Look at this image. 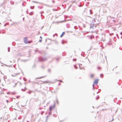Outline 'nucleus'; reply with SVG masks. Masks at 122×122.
<instances>
[{
  "label": "nucleus",
  "instance_id": "obj_1",
  "mask_svg": "<svg viewBox=\"0 0 122 122\" xmlns=\"http://www.w3.org/2000/svg\"><path fill=\"white\" fill-rule=\"evenodd\" d=\"M47 58L45 57H40L38 58L39 61L41 62L46 61L47 60Z\"/></svg>",
  "mask_w": 122,
  "mask_h": 122
},
{
  "label": "nucleus",
  "instance_id": "obj_2",
  "mask_svg": "<svg viewBox=\"0 0 122 122\" xmlns=\"http://www.w3.org/2000/svg\"><path fill=\"white\" fill-rule=\"evenodd\" d=\"M55 105L54 104L53 106H51L49 107V110L50 111H51L52 110V109L53 108H55Z\"/></svg>",
  "mask_w": 122,
  "mask_h": 122
},
{
  "label": "nucleus",
  "instance_id": "obj_3",
  "mask_svg": "<svg viewBox=\"0 0 122 122\" xmlns=\"http://www.w3.org/2000/svg\"><path fill=\"white\" fill-rule=\"evenodd\" d=\"M24 40L25 43L27 44L28 43V41L27 40V37H26L24 38Z\"/></svg>",
  "mask_w": 122,
  "mask_h": 122
},
{
  "label": "nucleus",
  "instance_id": "obj_4",
  "mask_svg": "<svg viewBox=\"0 0 122 122\" xmlns=\"http://www.w3.org/2000/svg\"><path fill=\"white\" fill-rule=\"evenodd\" d=\"M99 79H97L95 80L94 82V84H96V85L98 83Z\"/></svg>",
  "mask_w": 122,
  "mask_h": 122
},
{
  "label": "nucleus",
  "instance_id": "obj_5",
  "mask_svg": "<svg viewBox=\"0 0 122 122\" xmlns=\"http://www.w3.org/2000/svg\"><path fill=\"white\" fill-rule=\"evenodd\" d=\"M94 24L93 23V24H90V28H93V27L94 26Z\"/></svg>",
  "mask_w": 122,
  "mask_h": 122
},
{
  "label": "nucleus",
  "instance_id": "obj_6",
  "mask_svg": "<svg viewBox=\"0 0 122 122\" xmlns=\"http://www.w3.org/2000/svg\"><path fill=\"white\" fill-rule=\"evenodd\" d=\"M19 73H16V74H14V75H12V76H17V75H19Z\"/></svg>",
  "mask_w": 122,
  "mask_h": 122
},
{
  "label": "nucleus",
  "instance_id": "obj_7",
  "mask_svg": "<svg viewBox=\"0 0 122 122\" xmlns=\"http://www.w3.org/2000/svg\"><path fill=\"white\" fill-rule=\"evenodd\" d=\"M65 34V32H63L61 34V35L60 36V37H62Z\"/></svg>",
  "mask_w": 122,
  "mask_h": 122
},
{
  "label": "nucleus",
  "instance_id": "obj_8",
  "mask_svg": "<svg viewBox=\"0 0 122 122\" xmlns=\"http://www.w3.org/2000/svg\"><path fill=\"white\" fill-rule=\"evenodd\" d=\"M51 71V69H48V72L50 73Z\"/></svg>",
  "mask_w": 122,
  "mask_h": 122
},
{
  "label": "nucleus",
  "instance_id": "obj_9",
  "mask_svg": "<svg viewBox=\"0 0 122 122\" xmlns=\"http://www.w3.org/2000/svg\"><path fill=\"white\" fill-rule=\"evenodd\" d=\"M10 3L11 4L13 5L14 4V2L13 1H11L10 2Z\"/></svg>",
  "mask_w": 122,
  "mask_h": 122
},
{
  "label": "nucleus",
  "instance_id": "obj_10",
  "mask_svg": "<svg viewBox=\"0 0 122 122\" xmlns=\"http://www.w3.org/2000/svg\"><path fill=\"white\" fill-rule=\"evenodd\" d=\"M99 97L98 95L96 97V100H97L98 99H99Z\"/></svg>",
  "mask_w": 122,
  "mask_h": 122
},
{
  "label": "nucleus",
  "instance_id": "obj_11",
  "mask_svg": "<svg viewBox=\"0 0 122 122\" xmlns=\"http://www.w3.org/2000/svg\"><path fill=\"white\" fill-rule=\"evenodd\" d=\"M32 92V91H28L27 92V93H29L30 94Z\"/></svg>",
  "mask_w": 122,
  "mask_h": 122
},
{
  "label": "nucleus",
  "instance_id": "obj_12",
  "mask_svg": "<svg viewBox=\"0 0 122 122\" xmlns=\"http://www.w3.org/2000/svg\"><path fill=\"white\" fill-rule=\"evenodd\" d=\"M96 21L95 19H94L92 20V23H93L94 24L95 23V22H95Z\"/></svg>",
  "mask_w": 122,
  "mask_h": 122
},
{
  "label": "nucleus",
  "instance_id": "obj_13",
  "mask_svg": "<svg viewBox=\"0 0 122 122\" xmlns=\"http://www.w3.org/2000/svg\"><path fill=\"white\" fill-rule=\"evenodd\" d=\"M33 12H31L30 13H29V14L30 15H33Z\"/></svg>",
  "mask_w": 122,
  "mask_h": 122
},
{
  "label": "nucleus",
  "instance_id": "obj_14",
  "mask_svg": "<svg viewBox=\"0 0 122 122\" xmlns=\"http://www.w3.org/2000/svg\"><path fill=\"white\" fill-rule=\"evenodd\" d=\"M94 84H94V83H93V85H92L93 89V90L94 89V88H95L94 86Z\"/></svg>",
  "mask_w": 122,
  "mask_h": 122
},
{
  "label": "nucleus",
  "instance_id": "obj_15",
  "mask_svg": "<svg viewBox=\"0 0 122 122\" xmlns=\"http://www.w3.org/2000/svg\"><path fill=\"white\" fill-rule=\"evenodd\" d=\"M34 7V6H31L30 7V8L31 9H33Z\"/></svg>",
  "mask_w": 122,
  "mask_h": 122
},
{
  "label": "nucleus",
  "instance_id": "obj_16",
  "mask_svg": "<svg viewBox=\"0 0 122 122\" xmlns=\"http://www.w3.org/2000/svg\"><path fill=\"white\" fill-rule=\"evenodd\" d=\"M45 77V76H42V77H40V78H36V79H39V78H43V77Z\"/></svg>",
  "mask_w": 122,
  "mask_h": 122
},
{
  "label": "nucleus",
  "instance_id": "obj_17",
  "mask_svg": "<svg viewBox=\"0 0 122 122\" xmlns=\"http://www.w3.org/2000/svg\"><path fill=\"white\" fill-rule=\"evenodd\" d=\"M49 82L48 81H44L43 82V83H45V82H46V83H48Z\"/></svg>",
  "mask_w": 122,
  "mask_h": 122
},
{
  "label": "nucleus",
  "instance_id": "obj_18",
  "mask_svg": "<svg viewBox=\"0 0 122 122\" xmlns=\"http://www.w3.org/2000/svg\"><path fill=\"white\" fill-rule=\"evenodd\" d=\"M8 52H9L10 51V47H8Z\"/></svg>",
  "mask_w": 122,
  "mask_h": 122
},
{
  "label": "nucleus",
  "instance_id": "obj_19",
  "mask_svg": "<svg viewBox=\"0 0 122 122\" xmlns=\"http://www.w3.org/2000/svg\"><path fill=\"white\" fill-rule=\"evenodd\" d=\"M74 28L76 29H77V26H75L74 27Z\"/></svg>",
  "mask_w": 122,
  "mask_h": 122
},
{
  "label": "nucleus",
  "instance_id": "obj_20",
  "mask_svg": "<svg viewBox=\"0 0 122 122\" xmlns=\"http://www.w3.org/2000/svg\"><path fill=\"white\" fill-rule=\"evenodd\" d=\"M35 52H37L38 51L37 50H35Z\"/></svg>",
  "mask_w": 122,
  "mask_h": 122
},
{
  "label": "nucleus",
  "instance_id": "obj_21",
  "mask_svg": "<svg viewBox=\"0 0 122 122\" xmlns=\"http://www.w3.org/2000/svg\"><path fill=\"white\" fill-rule=\"evenodd\" d=\"M42 51H39V53L41 54H42Z\"/></svg>",
  "mask_w": 122,
  "mask_h": 122
},
{
  "label": "nucleus",
  "instance_id": "obj_22",
  "mask_svg": "<svg viewBox=\"0 0 122 122\" xmlns=\"http://www.w3.org/2000/svg\"><path fill=\"white\" fill-rule=\"evenodd\" d=\"M21 90L23 91H25V90H24L22 89H21Z\"/></svg>",
  "mask_w": 122,
  "mask_h": 122
},
{
  "label": "nucleus",
  "instance_id": "obj_23",
  "mask_svg": "<svg viewBox=\"0 0 122 122\" xmlns=\"http://www.w3.org/2000/svg\"><path fill=\"white\" fill-rule=\"evenodd\" d=\"M55 35H56L57 36V34L56 33L55 35H53V37H54Z\"/></svg>",
  "mask_w": 122,
  "mask_h": 122
},
{
  "label": "nucleus",
  "instance_id": "obj_24",
  "mask_svg": "<svg viewBox=\"0 0 122 122\" xmlns=\"http://www.w3.org/2000/svg\"><path fill=\"white\" fill-rule=\"evenodd\" d=\"M114 120V119H113V118H112V120L111 121H109V122H112V121H113Z\"/></svg>",
  "mask_w": 122,
  "mask_h": 122
},
{
  "label": "nucleus",
  "instance_id": "obj_25",
  "mask_svg": "<svg viewBox=\"0 0 122 122\" xmlns=\"http://www.w3.org/2000/svg\"><path fill=\"white\" fill-rule=\"evenodd\" d=\"M52 10L53 11H56V10L55 9H52Z\"/></svg>",
  "mask_w": 122,
  "mask_h": 122
},
{
  "label": "nucleus",
  "instance_id": "obj_26",
  "mask_svg": "<svg viewBox=\"0 0 122 122\" xmlns=\"http://www.w3.org/2000/svg\"><path fill=\"white\" fill-rule=\"evenodd\" d=\"M76 59H73V61H76Z\"/></svg>",
  "mask_w": 122,
  "mask_h": 122
},
{
  "label": "nucleus",
  "instance_id": "obj_27",
  "mask_svg": "<svg viewBox=\"0 0 122 122\" xmlns=\"http://www.w3.org/2000/svg\"><path fill=\"white\" fill-rule=\"evenodd\" d=\"M23 80L25 81H26V79L25 78H23Z\"/></svg>",
  "mask_w": 122,
  "mask_h": 122
},
{
  "label": "nucleus",
  "instance_id": "obj_28",
  "mask_svg": "<svg viewBox=\"0 0 122 122\" xmlns=\"http://www.w3.org/2000/svg\"><path fill=\"white\" fill-rule=\"evenodd\" d=\"M17 84V83H16L15 84V85L13 86V87H15L16 86V85Z\"/></svg>",
  "mask_w": 122,
  "mask_h": 122
},
{
  "label": "nucleus",
  "instance_id": "obj_29",
  "mask_svg": "<svg viewBox=\"0 0 122 122\" xmlns=\"http://www.w3.org/2000/svg\"><path fill=\"white\" fill-rule=\"evenodd\" d=\"M97 68L98 69H101V68L99 67H97Z\"/></svg>",
  "mask_w": 122,
  "mask_h": 122
},
{
  "label": "nucleus",
  "instance_id": "obj_30",
  "mask_svg": "<svg viewBox=\"0 0 122 122\" xmlns=\"http://www.w3.org/2000/svg\"><path fill=\"white\" fill-rule=\"evenodd\" d=\"M93 74H92L91 76V77H92L93 76Z\"/></svg>",
  "mask_w": 122,
  "mask_h": 122
},
{
  "label": "nucleus",
  "instance_id": "obj_31",
  "mask_svg": "<svg viewBox=\"0 0 122 122\" xmlns=\"http://www.w3.org/2000/svg\"><path fill=\"white\" fill-rule=\"evenodd\" d=\"M44 13V12L43 11H41L40 12V13L42 14V13Z\"/></svg>",
  "mask_w": 122,
  "mask_h": 122
},
{
  "label": "nucleus",
  "instance_id": "obj_32",
  "mask_svg": "<svg viewBox=\"0 0 122 122\" xmlns=\"http://www.w3.org/2000/svg\"><path fill=\"white\" fill-rule=\"evenodd\" d=\"M41 67L42 68V69H44V66H41Z\"/></svg>",
  "mask_w": 122,
  "mask_h": 122
},
{
  "label": "nucleus",
  "instance_id": "obj_33",
  "mask_svg": "<svg viewBox=\"0 0 122 122\" xmlns=\"http://www.w3.org/2000/svg\"><path fill=\"white\" fill-rule=\"evenodd\" d=\"M116 35H117V37L119 39V37H118V34H117Z\"/></svg>",
  "mask_w": 122,
  "mask_h": 122
},
{
  "label": "nucleus",
  "instance_id": "obj_34",
  "mask_svg": "<svg viewBox=\"0 0 122 122\" xmlns=\"http://www.w3.org/2000/svg\"><path fill=\"white\" fill-rule=\"evenodd\" d=\"M83 27H84V28L85 27H86V25H83Z\"/></svg>",
  "mask_w": 122,
  "mask_h": 122
},
{
  "label": "nucleus",
  "instance_id": "obj_35",
  "mask_svg": "<svg viewBox=\"0 0 122 122\" xmlns=\"http://www.w3.org/2000/svg\"><path fill=\"white\" fill-rule=\"evenodd\" d=\"M42 41V40L41 39V40H39V42H41Z\"/></svg>",
  "mask_w": 122,
  "mask_h": 122
},
{
  "label": "nucleus",
  "instance_id": "obj_36",
  "mask_svg": "<svg viewBox=\"0 0 122 122\" xmlns=\"http://www.w3.org/2000/svg\"><path fill=\"white\" fill-rule=\"evenodd\" d=\"M20 96H17L16 97L17 98H18L20 97Z\"/></svg>",
  "mask_w": 122,
  "mask_h": 122
},
{
  "label": "nucleus",
  "instance_id": "obj_37",
  "mask_svg": "<svg viewBox=\"0 0 122 122\" xmlns=\"http://www.w3.org/2000/svg\"><path fill=\"white\" fill-rule=\"evenodd\" d=\"M60 82H62V81L61 80H59V81Z\"/></svg>",
  "mask_w": 122,
  "mask_h": 122
},
{
  "label": "nucleus",
  "instance_id": "obj_38",
  "mask_svg": "<svg viewBox=\"0 0 122 122\" xmlns=\"http://www.w3.org/2000/svg\"><path fill=\"white\" fill-rule=\"evenodd\" d=\"M109 17L110 18L111 17V16H108V17H107V18H108V17Z\"/></svg>",
  "mask_w": 122,
  "mask_h": 122
},
{
  "label": "nucleus",
  "instance_id": "obj_39",
  "mask_svg": "<svg viewBox=\"0 0 122 122\" xmlns=\"http://www.w3.org/2000/svg\"><path fill=\"white\" fill-rule=\"evenodd\" d=\"M6 102H9V101L8 100H6Z\"/></svg>",
  "mask_w": 122,
  "mask_h": 122
},
{
  "label": "nucleus",
  "instance_id": "obj_40",
  "mask_svg": "<svg viewBox=\"0 0 122 122\" xmlns=\"http://www.w3.org/2000/svg\"><path fill=\"white\" fill-rule=\"evenodd\" d=\"M10 92H7V94H10Z\"/></svg>",
  "mask_w": 122,
  "mask_h": 122
},
{
  "label": "nucleus",
  "instance_id": "obj_41",
  "mask_svg": "<svg viewBox=\"0 0 122 122\" xmlns=\"http://www.w3.org/2000/svg\"><path fill=\"white\" fill-rule=\"evenodd\" d=\"M102 75V76H103V74H101V75H100V76H101V77H102V76H101V75Z\"/></svg>",
  "mask_w": 122,
  "mask_h": 122
},
{
  "label": "nucleus",
  "instance_id": "obj_42",
  "mask_svg": "<svg viewBox=\"0 0 122 122\" xmlns=\"http://www.w3.org/2000/svg\"><path fill=\"white\" fill-rule=\"evenodd\" d=\"M64 42H63V41H62V43L63 44L64 43Z\"/></svg>",
  "mask_w": 122,
  "mask_h": 122
},
{
  "label": "nucleus",
  "instance_id": "obj_43",
  "mask_svg": "<svg viewBox=\"0 0 122 122\" xmlns=\"http://www.w3.org/2000/svg\"><path fill=\"white\" fill-rule=\"evenodd\" d=\"M120 34L121 35H122V32H121Z\"/></svg>",
  "mask_w": 122,
  "mask_h": 122
},
{
  "label": "nucleus",
  "instance_id": "obj_44",
  "mask_svg": "<svg viewBox=\"0 0 122 122\" xmlns=\"http://www.w3.org/2000/svg\"><path fill=\"white\" fill-rule=\"evenodd\" d=\"M75 1H73V2H72V3H75Z\"/></svg>",
  "mask_w": 122,
  "mask_h": 122
},
{
  "label": "nucleus",
  "instance_id": "obj_45",
  "mask_svg": "<svg viewBox=\"0 0 122 122\" xmlns=\"http://www.w3.org/2000/svg\"><path fill=\"white\" fill-rule=\"evenodd\" d=\"M29 82H31L30 80L29 81Z\"/></svg>",
  "mask_w": 122,
  "mask_h": 122
},
{
  "label": "nucleus",
  "instance_id": "obj_46",
  "mask_svg": "<svg viewBox=\"0 0 122 122\" xmlns=\"http://www.w3.org/2000/svg\"><path fill=\"white\" fill-rule=\"evenodd\" d=\"M33 2L34 3H36V1H33Z\"/></svg>",
  "mask_w": 122,
  "mask_h": 122
},
{
  "label": "nucleus",
  "instance_id": "obj_47",
  "mask_svg": "<svg viewBox=\"0 0 122 122\" xmlns=\"http://www.w3.org/2000/svg\"><path fill=\"white\" fill-rule=\"evenodd\" d=\"M113 33H112V34H110V36H111V35H113Z\"/></svg>",
  "mask_w": 122,
  "mask_h": 122
},
{
  "label": "nucleus",
  "instance_id": "obj_48",
  "mask_svg": "<svg viewBox=\"0 0 122 122\" xmlns=\"http://www.w3.org/2000/svg\"><path fill=\"white\" fill-rule=\"evenodd\" d=\"M36 3H39L38 2L36 1Z\"/></svg>",
  "mask_w": 122,
  "mask_h": 122
},
{
  "label": "nucleus",
  "instance_id": "obj_49",
  "mask_svg": "<svg viewBox=\"0 0 122 122\" xmlns=\"http://www.w3.org/2000/svg\"><path fill=\"white\" fill-rule=\"evenodd\" d=\"M26 87H25V89H24V90H26Z\"/></svg>",
  "mask_w": 122,
  "mask_h": 122
},
{
  "label": "nucleus",
  "instance_id": "obj_50",
  "mask_svg": "<svg viewBox=\"0 0 122 122\" xmlns=\"http://www.w3.org/2000/svg\"><path fill=\"white\" fill-rule=\"evenodd\" d=\"M40 38L41 39H42V37L41 36H40Z\"/></svg>",
  "mask_w": 122,
  "mask_h": 122
},
{
  "label": "nucleus",
  "instance_id": "obj_51",
  "mask_svg": "<svg viewBox=\"0 0 122 122\" xmlns=\"http://www.w3.org/2000/svg\"><path fill=\"white\" fill-rule=\"evenodd\" d=\"M60 86L61 85V83H59L58 84Z\"/></svg>",
  "mask_w": 122,
  "mask_h": 122
},
{
  "label": "nucleus",
  "instance_id": "obj_52",
  "mask_svg": "<svg viewBox=\"0 0 122 122\" xmlns=\"http://www.w3.org/2000/svg\"><path fill=\"white\" fill-rule=\"evenodd\" d=\"M24 18H23V21H24Z\"/></svg>",
  "mask_w": 122,
  "mask_h": 122
},
{
  "label": "nucleus",
  "instance_id": "obj_53",
  "mask_svg": "<svg viewBox=\"0 0 122 122\" xmlns=\"http://www.w3.org/2000/svg\"><path fill=\"white\" fill-rule=\"evenodd\" d=\"M26 13H27V14H28V10H27L26 11Z\"/></svg>",
  "mask_w": 122,
  "mask_h": 122
},
{
  "label": "nucleus",
  "instance_id": "obj_54",
  "mask_svg": "<svg viewBox=\"0 0 122 122\" xmlns=\"http://www.w3.org/2000/svg\"><path fill=\"white\" fill-rule=\"evenodd\" d=\"M52 2H53V3H54L55 1H54L53 0V1H52Z\"/></svg>",
  "mask_w": 122,
  "mask_h": 122
},
{
  "label": "nucleus",
  "instance_id": "obj_55",
  "mask_svg": "<svg viewBox=\"0 0 122 122\" xmlns=\"http://www.w3.org/2000/svg\"><path fill=\"white\" fill-rule=\"evenodd\" d=\"M51 112H49V114H51Z\"/></svg>",
  "mask_w": 122,
  "mask_h": 122
},
{
  "label": "nucleus",
  "instance_id": "obj_56",
  "mask_svg": "<svg viewBox=\"0 0 122 122\" xmlns=\"http://www.w3.org/2000/svg\"><path fill=\"white\" fill-rule=\"evenodd\" d=\"M57 103L58 104V101H57Z\"/></svg>",
  "mask_w": 122,
  "mask_h": 122
},
{
  "label": "nucleus",
  "instance_id": "obj_57",
  "mask_svg": "<svg viewBox=\"0 0 122 122\" xmlns=\"http://www.w3.org/2000/svg\"><path fill=\"white\" fill-rule=\"evenodd\" d=\"M90 38L91 39H92V37L91 36L90 37Z\"/></svg>",
  "mask_w": 122,
  "mask_h": 122
},
{
  "label": "nucleus",
  "instance_id": "obj_58",
  "mask_svg": "<svg viewBox=\"0 0 122 122\" xmlns=\"http://www.w3.org/2000/svg\"><path fill=\"white\" fill-rule=\"evenodd\" d=\"M90 14H91V10H90Z\"/></svg>",
  "mask_w": 122,
  "mask_h": 122
},
{
  "label": "nucleus",
  "instance_id": "obj_59",
  "mask_svg": "<svg viewBox=\"0 0 122 122\" xmlns=\"http://www.w3.org/2000/svg\"><path fill=\"white\" fill-rule=\"evenodd\" d=\"M43 27H44V26H43L41 28V29H42L43 28Z\"/></svg>",
  "mask_w": 122,
  "mask_h": 122
},
{
  "label": "nucleus",
  "instance_id": "obj_60",
  "mask_svg": "<svg viewBox=\"0 0 122 122\" xmlns=\"http://www.w3.org/2000/svg\"><path fill=\"white\" fill-rule=\"evenodd\" d=\"M74 66H75V68L76 69L77 68L76 67H75V65H74Z\"/></svg>",
  "mask_w": 122,
  "mask_h": 122
},
{
  "label": "nucleus",
  "instance_id": "obj_61",
  "mask_svg": "<svg viewBox=\"0 0 122 122\" xmlns=\"http://www.w3.org/2000/svg\"><path fill=\"white\" fill-rule=\"evenodd\" d=\"M15 23L14 22H13V24H12L11 25H13V24H14Z\"/></svg>",
  "mask_w": 122,
  "mask_h": 122
},
{
  "label": "nucleus",
  "instance_id": "obj_62",
  "mask_svg": "<svg viewBox=\"0 0 122 122\" xmlns=\"http://www.w3.org/2000/svg\"><path fill=\"white\" fill-rule=\"evenodd\" d=\"M71 6V5L70 6V7H69V8H70Z\"/></svg>",
  "mask_w": 122,
  "mask_h": 122
},
{
  "label": "nucleus",
  "instance_id": "obj_63",
  "mask_svg": "<svg viewBox=\"0 0 122 122\" xmlns=\"http://www.w3.org/2000/svg\"><path fill=\"white\" fill-rule=\"evenodd\" d=\"M24 84H25V85H26V83L25 82L24 83Z\"/></svg>",
  "mask_w": 122,
  "mask_h": 122
},
{
  "label": "nucleus",
  "instance_id": "obj_64",
  "mask_svg": "<svg viewBox=\"0 0 122 122\" xmlns=\"http://www.w3.org/2000/svg\"><path fill=\"white\" fill-rule=\"evenodd\" d=\"M22 5H23V6H24V5H23V3H22Z\"/></svg>",
  "mask_w": 122,
  "mask_h": 122
}]
</instances>
